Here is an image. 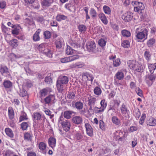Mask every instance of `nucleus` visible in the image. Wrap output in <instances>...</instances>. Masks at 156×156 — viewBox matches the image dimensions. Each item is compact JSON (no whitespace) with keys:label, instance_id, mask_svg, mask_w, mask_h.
Here are the masks:
<instances>
[{"label":"nucleus","instance_id":"37998d69","mask_svg":"<svg viewBox=\"0 0 156 156\" xmlns=\"http://www.w3.org/2000/svg\"><path fill=\"white\" fill-rule=\"evenodd\" d=\"M128 63L129 64L128 66L131 69L135 70L136 67V65L134 62L130 61Z\"/></svg>","mask_w":156,"mask_h":156},{"label":"nucleus","instance_id":"f03ea898","mask_svg":"<svg viewBox=\"0 0 156 156\" xmlns=\"http://www.w3.org/2000/svg\"><path fill=\"white\" fill-rule=\"evenodd\" d=\"M132 4L133 5H135L134 8L135 11L139 12H140L141 13L142 12V11L144 10L145 7L142 3L135 1L133 2Z\"/></svg>","mask_w":156,"mask_h":156},{"label":"nucleus","instance_id":"774afa93","mask_svg":"<svg viewBox=\"0 0 156 156\" xmlns=\"http://www.w3.org/2000/svg\"><path fill=\"white\" fill-rule=\"evenodd\" d=\"M6 6V3L5 1H2L0 2V8L4 9Z\"/></svg>","mask_w":156,"mask_h":156},{"label":"nucleus","instance_id":"79ce46f5","mask_svg":"<svg viewBox=\"0 0 156 156\" xmlns=\"http://www.w3.org/2000/svg\"><path fill=\"white\" fill-rule=\"evenodd\" d=\"M96 101V98H91L88 100V105L94 106Z\"/></svg>","mask_w":156,"mask_h":156},{"label":"nucleus","instance_id":"58836bf2","mask_svg":"<svg viewBox=\"0 0 156 156\" xmlns=\"http://www.w3.org/2000/svg\"><path fill=\"white\" fill-rule=\"evenodd\" d=\"M51 2L52 1H49L48 0H43L41 4L43 6L48 7L52 3Z\"/></svg>","mask_w":156,"mask_h":156},{"label":"nucleus","instance_id":"a19ab883","mask_svg":"<svg viewBox=\"0 0 156 156\" xmlns=\"http://www.w3.org/2000/svg\"><path fill=\"white\" fill-rule=\"evenodd\" d=\"M10 44L13 47H17L18 45L17 40L16 39H13L10 42Z\"/></svg>","mask_w":156,"mask_h":156},{"label":"nucleus","instance_id":"3c124183","mask_svg":"<svg viewBox=\"0 0 156 156\" xmlns=\"http://www.w3.org/2000/svg\"><path fill=\"white\" fill-rule=\"evenodd\" d=\"M27 119V118L26 114L24 112H22V115L20 117V121H21Z\"/></svg>","mask_w":156,"mask_h":156},{"label":"nucleus","instance_id":"e2e57ef3","mask_svg":"<svg viewBox=\"0 0 156 156\" xmlns=\"http://www.w3.org/2000/svg\"><path fill=\"white\" fill-rule=\"evenodd\" d=\"M75 94L73 92H70L67 95V97L69 99H73L75 97Z\"/></svg>","mask_w":156,"mask_h":156},{"label":"nucleus","instance_id":"473e14b6","mask_svg":"<svg viewBox=\"0 0 156 156\" xmlns=\"http://www.w3.org/2000/svg\"><path fill=\"white\" fill-rule=\"evenodd\" d=\"M103 9L105 13L107 14L110 15L111 13L110 8L107 5H104L103 7Z\"/></svg>","mask_w":156,"mask_h":156},{"label":"nucleus","instance_id":"c03bdc74","mask_svg":"<svg viewBox=\"0 0 156 156\" xmlns=\"http://www.w3.org/2000/svg\"><path fill=\"white\" fill-rule=\"evenodd\" d=\"M90 12L92 18H94L97 16V12L93 8H91L90 9Z\"/></svg>","mask_w":156,"mask_h":156},{"label":"nucleus","instance_id":"9b49d317","mask_svg":"<svg viewBox=\"0 0 156 156\" xmlns=\"http://www.w3.org/2000/svg\"><path fill=\"white\" fill-rule=\"evenodd\" d=\"M100 104L101 106L100 108L97 107H94L95 110L96 109H99V110L98 111V113L103 112L107 106V103L105 102V100H102L101 101Z\"/></svg>","mask_w":156,"mask_h":156},{"label":"nucleus","instance_id":"69168bd1","mask_svg":"<svg viewBox=\"0 0 156 156\" xmlns=\"http://www.w3.org/2000/svg\"><path fill=\"white\" fill-rule=\"evenodd\" d=\"M61 62L62 63H65L69 62V57L62 58L61 59Z\"/></svg>","mask_w":156,"mask_h":156},{"label":"nucleus","instance_id":"aec40b11","mask_svg":"<svg viewBox=\"0 0 156 156\" xmlns=\"http://www.w3.org/2000/svg\"><path fill=\"white\" fill-rule=\"evenodd\" d=\"M8 115L10 119H12L14 117V112L12 107H9L8 108Z\"/></svg>","mask_w":156,"mask_h":156},{"label":"nucleus","instance_id":"393cba45","mask_svg":"<svg viewBox=\"0 0 156 156\" xmlns=\"http://www.w3.org/2000/svg\"><path fill=\"white\" fill-rule=\"evenodd\" d=\"M75 50L73 49L70 46H67L66 50V54L68 55H70L73 54L75 52Z\"/></svg>","mask_w":156,"mask_h":156},{"label":"nucleus","instance_id":"bb28decb","mask_svg":"<svg viewBox=\"0 0 156 156\" xmlns=\"http://www.w3.org/2000/svg\"><path fill=\"white\" fill-rule=\"evenodd\" d=\"M67 18L66 16L62 14H58L56 17V19L58 21H61L62 20H65Z\"/></svg>","mask_w":156,"mask_h":156},{"label":"nucleus","instance_id":"2eb2a0df","mask_svg":"<svg viewBox=\"0 0 156 156\" xmlns=\"http://www.w3.org/2000/svg\"><path fill=\"white\" fill-rule=\"evenodd\" d=\"M48 143L49 146L52 148L55 147L56 143L55 139L53 137H50L48 140Z\"/></svg>","mask_w":156,"mask_h":156},{"label":"nucleus","instance_id":"72a5a7b5","mask_svg":"<svg viewBox=\"0 0 156 156\" xmlns=\"http://www.w3.org/2000/svg\"><path fill=\"white\" fill-rule=\"evenodd\" d=\"M24 140L28 141H31L32 136L31 134L28 133L24 134Z\"/></svg>","mask_w":156,"mask_h":156},{"label":"nucleus","instance_id":"a878e982","mask_svg":"<svg viewBox=\"0 0 156 156\" xmlns=\"http://www.w3.org/2000/svg\"><path fill=\"white\" fill-rule=\"evenodd\" d=\"M148 67L151 73H153L154 70L156 68V63L149 64L148 65Z\"/></svg>","mask_w":156,"mask_h":156},{"label":"nucleus","instance_id":"13d9d810","mask_svg":"<svg viewBox=\"0 0 156 156\" xmlns=\"http://www.w3.org/2000/svg\"><path fill=\"white\" fill-rule=\"evenodd\" d=\"M27 91L24 90V89H22L20 90V93L19 95L23 97L26 96L27 95Z\"/></svg>","mask_w":156,"mask_h":156},{"label":"nucleus","instance_id":"a211bd4d","mask_svg":"<svg viewBox=\"0 0 156 156\" xmlns=\"http://www.w3.org/2000/svg\"><path fill=\"white\" fill-rule=\"evenodd\" d=\"M41 32V30L38 29L34 34L33 36V40L34 41H39L40 39L39 34Z\"/></svg>","mask_w":156,"mask_h":156},{"label":"nucleus","instance_id":"052dcab7","mask_svg":"<svg viewBox=\"0 0 156 156\" xmlns=\"http://www.w3.org/2000/svg\"><path fill=\"white\" fill-rule=\"evenodd\" d=\"M146 118V115L145 114H143L140 119L139 123L141 125L143 124L144 122V119Z\"/></svg>","mask_w":156,"mask_h":156},{"label":"nucleus","instance_id":"864d4df0","mask_svg":"<svg viewBox=\"0 0 156 156\" xmlns=\"http://www.w3.org/2000/svg\"><path fill=\"white\" fill-rule=\"evenodd\" d=\"M120 64V59L117 58L115 60H113V65L115 67L119 66Z\"/></svg>","mask_w":156,"mask_h":156},{"label":"nucleus","instance_id":"7ed1b4c3","mask_svg":"<svg viewBox=\"0 0 156 156\" xmlns=\"http://www.w3.org/2000/svg\"><path fill=\"white\" fill-rule=\"evenodd\" d=\"M148 31L146 28L141 30L140 32L137 33L136 35V37L139 39H142L144 38L145 40L147 38Z\"/></svg>","mask_w":156,"mask_h":156},{"label":"nucleus","instance_id":"39448f33","mask_svg":"<svg viewBox=\"0 0 156 156\" xmlns=\"http://www.w3.org/2000/svg\"><path fill=\"white\" fill-rule=\"evenodd\" d=\"M156 78V75L153 73L148 74L146 78V82L149 86L151 85Z\"/></svg>","mask_w":156,"mask_h":156},{"label":"nucleus","instance_id":"09e8293b","mask_svg":"<svg viewBox=\"0 0 156 156\" xmlns=\"http://www.w3.org/2000/svg\"><path fill=\"white\" fill-rule=\"evenodd\" d=\"M83 66V64H81L80 63H76L75 64L72 65L70 66L71 68H81Z\"/></svg>","mask_w":156,"mask_h":156},{"label":"nucleus","instance_id":"a18cd8bd","mask_svg":"<svg viewBox=\"0 0 156 156\" xmlns=\"http://www.w3.org/2000/svg\"><path fill=\"white\" fill-rule=\"evenodd\" d=\"M47 90L45 88L41 90L40 92L41 97H43L47 95Z\"/></svg>","mask_w":156,"mask_h":156},{"label":"nucleus","instance_id":"1a4fd4ad","mask_svg":"<svg viewBox=\"0 0 156 156\" xmlns=\"http://www.w3.org/2000/svg\"><path fill=\"white\" fill-rule=\"evenodd\" d=\"M72 122L75 124L79 125L81 124L83 122L82 118L79 116L73 117L72 119Z\"/></svg>","mask_w":156,"mask_h":156},{"label":"nucleus","instance_id":"dca6fc26","mask_svg":"<svg viewBox=\"0 0 156 156\" xmlns=\"http://www.w3.org/2000/svg\"><path fill=\"white\" fill-rule=\"evenodd\" d=\"M4 87L5 89H9L12 86V83L9 80H5L3 83Z\"/></svg>","mask_w":156,"mask_h":156},{"label":"nucleus","instance_id":"0e129e2a","mask_svg":"<svg viewBox=\"0 0 156 156\" xmlns=\"http://www.w3.org/2000/svg\"><path fill=\"white\" fill-rule=\"evenodd\" d=\"M37 21L40 23L42 22L44 20V18L43 16H38L36 17Z\"/></svg>","mask_w":156,"mask_h":156},{"label":"nucleus","instance_id":"f3484780","mask_svg":"<svg viewBox=\"0 0 156 156\" xmlns=\"http://www.w3.org/2000/svg\"><path fill=\"white\" fill-rule=\"evenodd\" d=\"M147 125L150 126H154L156 125V120L153 117L151 118L147 122Z\"/></svg>","mask_w":156,"mask_h":156},{"label":"nucleus","instance_id":"4d7b16f0","mask_svg":"<svg viewBox=\"0 0 156 156\" xmlns=\"http://www.w3.org/2000/svg\"><path fill=\"white\" fill-rule=\"evenodd\" d=\"M28 124L27 122H23L21 124L22 129L23 130H26L28 127Z\"/></svg>","mask_w":156,"mask_h":156},{"label":"nucleus","instance_id":"c756f323","mask_svg":"<svg viewBox=\"0 0 156 156\" xmlns=\"http://www.w3.org/2000/svg\"><path fill=\"white\" fill-rule=\"evenodd\" d=\"M155 40L154 38L150 39L147 42V44L148 47H152L154 44Z\"/></svg>","mask_w":156,"mask_h":156},{"label":"nucleus","instance_id":"6ab92c4d","mask_svg":"<svg viewBox=\"0 0 156 156\" xmlns=\"http://www.w3.org/2000/svg\"><path fill=\"white\" fill-rule=\"evenodd\" d=\"M59 82L61 83L62 84H66L68 82V78L65 76H62L59 79Z\"/></svg>","mask_w":156,"mask_h":156},{"label":"nucleus","instance_id":"9d476101","mask_svg":"<svg viewBox=\"0 0 156 156\" xmlns=\"http://www.w3.org/2000/svg\"><path fill=\"white\" fill-rule=\"evenodd\" d=\"M133 17L132 13L128 12L124 14L122 17V19L125 21L129 22L132 19Z\"/></svg>","mask_w":156,"mask_h":156},{"label":"nucleus","instance_id":"20e7f679","mask_svg":"<svg viewBox=\"0 0 156 156\" xmlns=\"http://www.w3.org/2000/svg\"><path fill=\"white\" fill-rule=\"evenodd\" d=\"M96 44L93 41H91L87 43L86 47L88 51L90 52H94L95 51Z\"/></svg>","mask_w":156,"mask_h":156},{"label":"nucleus","instance_id":"6e6552de","mask_svg":"<svg viewBox=\"0 0 156 156\" xmlns=\"http://www.w3.org/2000/svg\"><path fill=\"white\" fill-rule=\"evenodd\" d=\"M85 127L86 128L87 133L90 137H92L94 136L93 129L91 125L88 123H85Z\"/></svg>","mask_w":156,"mask_h":156},{"label":"nucleus","instance_id":"412c9836","mask_svg":"<svg viewBox=\"0 0 156 156\" xmlns=\"http://www.w3.org/2000/svg\"><path fill=\"white\" fill-rule=\"evenodd\" d=\"M46 144L44 142H41L39 144V149L43 151L44 154H45L46 152L44 151L46 147Z\"/></svg>","mask_w":156,"mask_h":156},{"label":"nucleus","instance_id":"ea45409f","mask_svg":"<svg viewBox=\"0 0 156 156\" xmlns=\"http://www.w3.org/2000/svg\"><path fill=\"white\" fill-rule=\"evenodd\" d=\"M94 91V94L98 95H100L101 93V88L98 87H96L95 88Z\"/></svg>","mask_w":156,"mask_h":156},{"label":"nucleus","instance_id":"7c9ffc66","mask_svg":"<svg viewBox=\"0 0 156 156\" xmlns=\"http://www.w3.org/2000/svg\"><path fill=\"white\" fill-rule=\"evenodd\" d=\"M79 31L82 33H84L87 30L86 26L83 24L79 25L78 26Z\"/></svg>","mask_w":156,"mask_h":156},{"label":"nucleus","instance_id":"603ef678","mask_svg":"<svg viewBox=\"0 0 156 156\" xmlns=\"http://www.w3.org/2000/svg\"><path fill=\"white\" fill-rule=\"evenodd\" d=\"M106 42L104 39L101 38L98 41V44L101 46H104L106 44Z\"/></svg>","mask_w":156,"mask_h":156},{"label":"nucleus","instance_id":"f8f14e48","mask_svg":"<svg viewBox=\"0 0 156 156\" xmlns=\"http://www.w3.org/2000/svg\"><path fill=\"white\" fill-rule=\"evenodd\" d=\"M0 72L2 75L6 76L9 75L10 73L9 71V69L6 66H1Z\"/></svg>","mask_w":156,"mask_h":156},{"label":"nucleus","instance_id":"4468645a","mask_svg":"<svg viewBox=\"0 0 156 156\" xmlns=\"http://www.w3.org/2000/svg\"><path fill=\"white\" fill-rule=\"evenodd\" d=\"M98 16L103 23L105 25L107 24L108 23L107 19L105 15L103 13H100L98 15Z\"/></svg>","mask_w":156,"mask_h":156},{"label":"nucleus","instance_id":"0eeeda50","mask_svg":"<svg viewBox=\"0 0 156 156\" xmlns=\"http://www.w3.org/2000/svg\"><path fill=\"white\" fill-rule=\"evenodd\" d=\"M44 101L45 104H53L55 103V96L54 95L51 94L44 99Z\"/></svg>","mask_w":156,"mask_h":156},{"label":"nucleus","instance_id":"c85d7f7f","mask_svg":"<svg viewBox=\"0 0 156 156\" xmlns=\"http://www.w3.org/2000/svg\"><path fill=\"white\" fill-rule=\"evenodd\" d=\"M33 116L34 120V121H35L36 120H39L41 118V115L39 113L37 112L34 113L33 115Z\"/></svg>","mask_w":156,"mask_h":156},{"label":"nucleus","instance_id":"2f4dec72","mask_svg":"<svg viewBox=\"0 0 156 156\" xmlns=\"http://www.w3.org/2000/svg\"><path fill=\"white\" fill-rule=\"evenodd\" d=\"M5 131L8 136L10 137H12L13 136V134L12 131L9 128H6L5 129Z\"/></svg>","mask_w":156,"mask_h":156},{"label":"nucleus","instance_id":"f257e3e1","mask_svg":"<svg viewBox=\"0 0 156 156\" xmlns=\"http://www.w3.org/2000/svg\"><path fill=\"white\" fill-rule=\"evenodd\" d=\"M63 117L61 116L59 119L58 122L61 124L63 130L66 132H67L69 130L71 126L70 122L69 120H63Z\"/></svg>","mask_w":156,"mask_h":156},{"label":"nucleus","instance_id":"e433bc0d","mask_svg":"<svg viewBox=\"0 0 156 156\" xmlns=\"http://www.w3.org/2000/svg\"><path fill=\"white\" fill-rule=\"evenodd\" d=\"M122 35L124 37H128L130 35V32L127 30H124L121 31Z\"/></svg>","mask_w":156,"mask_h":156},{"label":"nucleus","instance_id":"f704fd0d","mask_svg":"<svg viewBox=\"0 0 156 156\" xmlns=\"http://www.w3.org/2000/svg\"><path fill=\"white\" fill-rule=\"evenodd\" d=\"M57 90L60 92H62L63 90V85L61 83L59 82L58 80L56 84Z\"/></svg>","mask_w":156,"mask_h":156},{"label":"nucleus","instance_id":"bf43d9fd","mask_svg":"<svg viewBox=\"0 0 156 156\" xmlns=\"http://www.w3.org/2000/svg\"><path fill=\"white\" fill-rule=\"evenodd\" d=\"M99 126L100 128L103 130H105V124L102 120H100L99 121Z\"/></svg>","mask_w":156,"mask_h":156},{"label":"nucleus","instance_id":"ddd939ff","mask_svg":"<svg viewBox=\"0 0 156 156\" xmlns=\"http://www.w3.org/2000/svg\"><path fill=\"white\" fill-rule=\"evenodd\" d=\"M63 39L61 37L57 38L55 41V44L56 48H61L63 45Z\"/></svg>","mask_w":156,"mask_h":156},{"label":"nucleus","instance_id":"338daca9","mask_svg":"<svg viewBox=\"0 0 156 156\" xmlns=\"http://www.w3.org/2000/svg\"><path fill=\"white\" fill-rule=\"evenodd\" d=\"M75 137L77 140H79L82 138L83 136L81 133H77L76 134Z\"/></svg>","mask_w":156,"mask_h":156},{"label":"nucleus","instance_id":"423d86ee","mask_svg":"<svg viewBox=\"0 0 156 156\" xmlns=\"http://www.w3.org/2000/svg\"><path fill=\"white\" fill-rule=\"evenodd\" d=\"M73 106H74L78 110L80 111V114H84L85 113V110H82L83 108V103L80 101H78L73 104Z\"/></svg>","mask_w":156,"mask_h":156},{"label":"nucleus","instance_id":"4c0bfd02","mask_svg":"<svg viewBox=\"0 0 156 156\" xmlns=\"http://www.w3.org/2000/svg\"><path fill=\"white\" fill-rule=\"evenodd\" d=\"M116 78L119 80L123 79L124 77V74L121 72H118L116 74Z\"/></svg>","mask_w":156,"mask_h":156},{"label":"nucleus","instance_id":"6e6d98bb","mask_svg":"<svg viewBox=\"0 0 156 156\" xmlns=\"http://www.w3.org/2000/svg\"><path fill=\"white\" fill-rule=\"evenodd\" d=\"M144 55L147 61L149 60L151 58V54L148 51H146L144 53Z\"/></svg>","mask_w":156,"mask_h":156},{"label":"nucleus","instance_id":"5fc2aeb1","mask_svg":"<svg viewBox=\"0 0 156 156\" xmlns=\"http://www.w3.org/2000/svg\"><path fill=\"white\" fill-rule=\"evenodd\" d=\"M69 62L73 61L79 58V56L77 55L69 56Z\"/></svg>","mask_w":156,"mask_h":156},{"label":"nucleus","instance_id":"c9c22d12","mask_svg":"<svg viewBox=\"0 0 156 156\" xmlns=\"http://www.w3.org/2000/svg\"><path fill=\"white\" fill-rule=\"evenodd\" d=\"M44 38L45 39H49L51 36V33L49 31H46L44 33Z\"/></svg>","mask_w":156,"mask_h":156},{"label":"nucleus","instance_id":"b1692460","mask_svg":"<svg viewBox=\"0 0 156 156\" xmlns=\"http://www.w3.org/2000/svg\"><path fill=\"white\" fill-rule=\"evenodd\" d=\"M46 44L44 43L41 44L39 45L37 48L39 51L42 53H44L46 49H47L45 47Z\"/></svg>","mask_w":156,"mask_h":156},{"label":"nucleus","instance_id":"de8ad7c7","mask_svg":"<svg viewBox=\"0 0 156 156\" xmlns=\"http://www.w3.org/2000/svg\"><path fill=\"white\" fill-rule=\"evenodd\" d=\"M122 46L124 48H128L130 46V43L129 41L125 40L122 44Z\"/></svg>","mask_w":156,"mask_h":156},{"label":"nucleus","instance_id":"49530a36","mask_svg":"<svg viewBox=\"0 0 156 156\" xmlns=\"http://www.w3.org/2000/svg\"><path fill=\"white\" fill-rule=\"evenodd\" d=\"M125 133H124V134H123V132L122 131H121L120 130L119 131V140L120 141H122V139H125L126 137V136H125Z\"/></svg>","mask_w":156,"mask_h":156},{"label":"nucleus","instance_id":"4be33fe9","mask_svg":"<svg viewBox=\"0 0 156 156\" xmlns=\"http://www.w3.org/2000/svg\"><path fill=\"white\" fill-rule=\"evenodd\" d=\"M112 121L113 123L116 126L119 125L120 124V121L117 116H113L112 118Z\"/></svg>","mask_w":156,"mask_h":156},{"label":"nucleus","instance_id":"8fccbe9b","mask_svg":"<svg viewBox=\"0 0 156 156\" xmlns=\"http://www.w3.org/2000/svg\"><path fill=\"white\" fill-rule=\"evenodd\" d=\"M44 53L49 58H51L52 57V53L51 51L48 49H46Z\"/></svg>","mask_w":156,"mask_h":156},{"label":"nucleus","instance_id":"680f3d73","mask_svg":"<svg viewBox=\"0 0 156 156\" xmlns=\"http://www.w3.org/2000/svg\"><path fill=\"white\" fill-rule=\"evenodd\" d=\"M82 79L83 81H86V80H87V76H88V73L86 72L83 73L82 74Z\"/></svg>","mask_w":156,"mask_h":156},{"label":"nucleus","instance_id":"cd10ccee","mask_svg":"<svg viewBox=\"0 0 156 156\" xmlns=\"http://www.w3.org/2000/svg\"><path fill=\"white\" fill-rule=\"evenodd\" d=\"M120 109L121 112L123 114H126L129 112V110H128L127 107L124 104H122V105Z\"/></svg>","mask_w":156,"mask_h":156},{"label":"nucleus","instance_id":"5701e85b","mask_svg":"<svg viewBox=\"0 0 156 156\" xmlns=\"http://www.w3.org/2000/svg\"><path fill=\"white\" fill-rule=\"evenodd\" d=\"M73 113V112L70 111H66L64 113V116L66 119H69L71 117Z\"/></svg>","mask_w":156,"mask_h":156}]
</instances>
